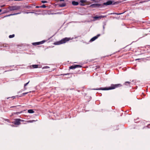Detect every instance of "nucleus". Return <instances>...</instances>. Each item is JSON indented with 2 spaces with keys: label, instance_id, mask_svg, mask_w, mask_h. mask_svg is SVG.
<instances>
[{
  "label": "nucleus",
  "instance_id": "obj_1",
  "mask_svg": "<svg viewBox=\"0 0 150 150\" xmlns=\"http://www.w3.org/2000/svg\"><path fill=\"white\" fill-rule=\"evenodd\" d=\"M121 84H112L111 86L108 88H100L98 90H108L114 89L116 88L120 87L122 86Z\"/></svg>",
  "mask_w": 150,
  "mask_h": 150
},
{
  "label": "nucleus",
  "instance_id": "obj_2",
  "mask_svg": "<svg viewBox=\"0 0 150 150\" xmlns=\"http://www.w3.org/2000/svg\"><path fill=\"white\" fill-rule=\"evenodd\" d=\"M71 40V39L70 38H66L62 39L60 41L54 42V44L55 45H59L61 44L67 42L68 41Z\"/></svg>",
  "mask_w": 150,
  "mask_h": 150
},
{
  "label": "nucleus",
  "instance_id": "obj_3",
  "mask_svg": "<svg viewBox=\"0 0 150 150\" xmlns=\"http://www.w3.org/2000/svg\"><path fill=\"white\" fill-rule=\"evenodd\" d=\"M23 121V120H21L19 119H15L14 121L13 122V123L15 125H19L20 124V121Z\"/></svg>",
  "mask_w": 150,
  "mask_h": 150
},
{
  "label": "nucleus",
  "instance_id": "obj_4",
  "mask_svg": "<svg viewBox=\"0 0 150 150\" xmlns=\"http://www.w3.org/2000/svg\"><path fill=\"white\" fill-rule=\"evenodd\" d=\"M81 66L79 65H76L74 66H71L69 67V69H75L77 67H81Z\"/></svg>",
  "mask_w": 150,
  "mask_h": 150
},
{
  "label": "nucleus",
  "instance_id": "obj_5",
  "mask_svg": "<svg viewBox=\"0 0 150 150\" xmlns=\"http://www.w3.org/2000/svg\"><path fill=\"white\" fill-rule=\"evenodd\" d=\"M100 5L99 4H93L91 5L90 6L92 8H96L99 7Z\"/></svg>",
  "mask_w": 150,
  "mask_h": 150
},
{
  "label": "nucleus",
  "instance_id": "obj_6",
  "mask_svg": "<svg viewBox=\"0 0 150 150\" xmlns=\"http://www.w3.org/2000/svg\"><path fill=\"white\" fill-rule=\"evenodd\" d=\"M45 42V40H43L42 41L37 42H35L33 43V44L34 45H39L40 44H43L44 42Z\"/></svg>",
  "mask_w": 150,
  "mask_h": 150
},
{
  "label": "nucleus",
  "instance_id": "obj_7",
  "mask_svg": "<svg viewBox=\"0 0 150 150\" xmlns=\"http://www.w3.org/2000/svg\"><path fill=\"white\" fill-rule=\"evenodd\" d=\"M106 17L105 16H95V17H94L93 18L95 20H97V19H101V18H104V17Z\"/></svg>",
  "mask_w": 150,
  "mask_h": 150
},
{
  "label": "nucleus",
  "instance_id": "obj_8",
  "mask_svg": "<svg viewBox=\"0 0 150 150\" xmlns=\"http://www.w3.org/2000/svg\"><path fill=\"white\" fill-rule=\"evenodd\" d=\"M100 35L99 34V35H98L94 37L93 38H92L91 39L90 41H91V42H92V41H94V40H95L97 38H98L99 36H100Z\"/></svg>",
  "mask_w": 150,
  "mask_h": 150
},
{
  "label": "nucleus",
  "instance_id": "obj_9",
  "mask_svg": "<svg viewBox=\"0 0 150 150\" xmlns=\"http://www.w3.org/2000/svg\"><path fill=\"white\" fill-rule=\"evenodd\" d=\"M19 7H16L15 6H13L11 7L10 8L11 10H17L19 8Z\"/></svg>",
  "mask_w": 150,
  "mask_h": 150
},
{
  "label": "nucleus",
  "instance_id": "obj_10",
  "mask_svg": "<svg viewBox=\"0 0 150 150\" xmlns=\"http://www.w3.org/2000/svg\"><path fill=\"white\" fill-rule=\"evenodd\" d=\"M88 0H81L80 2L82 3L81 4V6H84V4H83L84 3H87L88 2L87 1Z\"/></svg>",
  "mask_w": 150,
  "mask_h": 150
},
{
  "label": "nucleus",
  "instance_id": "obj_11",
  "mask_svg": "<svg viewBox=\"0 0 150 150\" xmlns=\"http://www.w3.org/2000/svg\"><path fill=\"white\" fill-rule=\"evenodd\" d=\"M112 3V2L111 1H108L104 3L103 4L104 5H110Z\"/></svg>",
  "mask_w": 150,
  "mask_h": 150
},
{
  "label": "nucleus",
  "instance_id": "obj_12",
  "mask_svg": "<svg viewBox=\"0 0 150 150\" xmlns=\"http://www.w3.org/2000/svg\"><path fill=\"white\" fill-rule=\"evenodd\" d=\"M49 68H50V67H49L48 66H45V67H43L42 68V69L45 70L49 71V70H48V69Z\"/></svg>",
  "mask_w": 150,
  "mask_h": 150
},
{
  "label": "nucleus",
  "instance_id": "obj_13",
  "mask_svg": "<svg viewBox=\"0 0 150 150\" xmlns=\"http://www.w3.org/2000/svg\"><path fill=\"white\" fill-rule=\"evenodd\" d=\"M66 5V4L65 3H63L62 4H59V6L60 7H63L65 6Z\"/></svg>",
  "mask_w": 150,
  "mask_h": 150
},
{
  "label": "nucleus",
  "instance_id": "obj_14",
  "mask_svg": "<svg viewBox=\"0 0 150 150\" xmlns=\"http://www.w3.org/2000/svg\"><path fill=\"white\" fill-rule=\"evenodd\" d=\"M28 112L30 113H33L34 112V111L33 110L30 109L28 110Z\"/></svg>",
  "mask_w": 150,
  "mask_h": 150
},
{
  "label": "nucleus",
  "instance_id": "obj_15",
  "mask_svg": "<svg viewBox=\"0 0 150 150\" xmlns=\"http://www.w3.org/2000/svg\"><path fill=\"white\" fill-rule=\"evenodd\" d=\"M72 4L74 5H77L78 4V3L77 2L73 1L72 2Z\"/></svg>",
  "mask_w": 150,
  "mask_h": 150
},
{
  "label": "nucleus",
  "instance_id": "obj_16",
  "mask_svg": "<svg viewBox=\"0 0 150 150\" xmlns=\"http://www.w3.org/2000/svg\"><path fill=\"white\" fill-rule=\"evenodd\" d=\"M34 68H37L38 67V65H32Z\"/></svg>",
  "mask_w": 150,
  "mask_h": 150
},
{
  "label": "nucleus",
  "instance_id": "obj_17",
  "mask_svg": "<svg viewBox=\"0 0 150 150\" xmlns=\"http://www.w3.org/2000/svg\"><path fill=\"white\" fill-rule=\"evenodd\" d=\"M29 81L28 82V83H26L24 85L25 89H26V88H25V86L28 84V83H29Z\"/></svg>",
  "mask_w": 150,
  "mask_h": 150
},
{
  "label": "nucleus",
  "instance_id": "obj_18",
  "mask_svg": "<svg viewBox=\"0 0 150 150\" xmlns=\"http://www.w3.org/2000/svg\"><path fill=\"white\" fill-rule=\"evenodd\" d=\"M35 121V120H30L28 121L27 122H33Z\"/></svg>",
  "mask_w": 150,
  "mask_h": 150
},
{
  "label": "nucleus",
  "instance_id": "obj_19",
  "mask_svg": "<svg viewBox=\"0 0 150 150\" xmlns=\"http://www.w3.org/2000/svg\"><path fill=\"white\" fill-rule=\"evenodd\" d=\"M14 35H10L9 36V37L10 38H11L13 37H14Z\"/></svg>",
  "mask_w": 150,
  "mask_h": 150
},
{
  "label": "nucleus",
  "instance_id": "obj_20",
  "mask_svg": "<svg viewBox=\"0 0 150 150\" xmlns=\"http://www.w3.org/2000/svg\"><path fill=\"white\" fill-rule=\"evenodd\" d=\"M127 83H128L129 84V83H130V82H129V81H126V82H125V85H127Z\"/></svg>",
  "mask_w": 150,
  "mask_h": 150
},
{
  "label": "nucleus",
  "instance_id": "obj_21",
  "mask_svg": "<svg viewBox=\"0 0 150 150\" xmlns=\"http://www.w3.org/2000/svg\"><path fill=\"white\" fill-rule=\"evenodd\" d=\"M42 3H45L47 2V1H42Z\"/></svg>",
  "mask_w": 150,
  "mask_h": 150
},
{
  "label": "nucleus",
  "instance_id": "obj_22",
  "mask_svg": "<svg viewBox=\"0 0 150 150\" xmlns=\"http://www.w3.org/2000/svg\"><path fill=\"white\" fill-rule=\"evenodd\" d=\"M46 6L44 4L42 5L41 6V7L42 8H45Z\"/></svg>",
  "mask_w": 150,
  "mask_h": 150
},
{
  "label": "nucleus",
  "instance_id": "obj_23",
  "mask_svg": "<svg viewBox=\"0 0 150 150\" xmlns=\"http://www.w3.org/2000/svg\"><path fill=\"white\" fill-rule=\"evenodd\" d=\"M19 14V13H17L15 14H10V15H8L7 16H10L11 15H15V14Z\"/></svg>",
  "mask_w": 150,
  "mask_h": 150
},
{
  "label": "nucleus",
  "instance_id": "obj_24",
  "mask_svg": "<svg viewBox=\"0 0 150 150\" xmlns=\"http://www.w3.org/2000/svg\"><path fill=\"white\" fill-rule=\"evenodd\" d=\"M28 93V92H27V93H23V95H25V94H27Z\"/></svg>",
  "mask_w": 150,
  "mask_h": 150
},
{
  "label": "nucleus",
  "instance_id": "obj_25",
  "mask_svg": "<svg viewBox=\"0 0 150 150\" xmlns=\"http://www.w3.org/2000/svg\"><path fill=\"white\" fill-rule=\"evenodd\" d=\"M60 1H64V0H60Z\"/></svg>",
  "mask_w": 150,
  "mask_h": 150
},
{
  "label": "nucleus",
  "instance_id": "obj_26",
  "mask_svg": "<svg viewBox=\"0 0 150 150\" xmlns=\"http://www.w3.org/2000/svg\"><path fill=\"white\" fill-rule=\"evenodd\" d=\"M39 6H36V8H39Z\"/></svg>",
  "mask_w": 150,
  "mask_h": 150
},
{
  "label": "nucleus",
  "instance_id": "obj_27",
  "mask_svg": "<svg viewBox=\"0 0 150 150\" xmlns=\"http://www.w3.org/2000/svg\"><path fill=\"white\" fill-rule=\"evenodd\" d=\"M1 11V10L0 9V12Z\"/></svg>",
  "mask_w": 150,
  "mask_h": 150
},
{
  "label": "nucleus",
  "instance_id": "obj_28",
  "mask_svg": "<svg viewBox=\"0 0 150 150\" xmlns=\"http://www.w3.org/2000/svg\"><path fill=\"white\" fill-rule=\"evenodd\" d=\"M121 13H119V14H118V15H119V14H121Z\"/></svg>",
  "mask_w": 150,
  "mask_h": 150
}]
</instances>
